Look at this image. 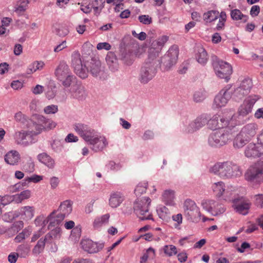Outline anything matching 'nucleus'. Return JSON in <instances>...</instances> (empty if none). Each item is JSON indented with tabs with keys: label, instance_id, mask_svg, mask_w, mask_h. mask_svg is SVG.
Returning <instances> with one entry per match:
<instances>
[{
	"label": "nucleus",
	"instance_id": "f257e3e1",
	"mask_svg": "<svg viewBox=\"0 0 263 263\" xmlns=\"http://www.w3.org/2000/svg\"><path fill=\"white\" fill-rule=\"evenodd\" d=\"M73 128L95 152L103 151L108 144L105 136L101 135L87 124L76 123L73 125Z\"/></svg>",
	"mask_w": 263,
	"mask_h": 263
},
{
	"label": "nucleus",
	"instance_id": "f03ea898",
	"mask_svg": "<svg viewBox=\"0 0 263 263\" xmlns=\"http://www.w3.org/2000/svg\"><path fill=\"white\" fill-rule=\"evenodd\" d=\"M208 171L222 179H232L242 175L240 166L232 161L217 162L209 167Z\"/></svg>",
	"mask_w": 263,
	"mask_h": 263
},
{
	"label": "nucleus",
	"instance_id": "7ed1b4c3",
	"mask_svg": "<svg viewBox=\"0 0 263 263\" xmlns=\"http://www.w3.org/2000/svg\"><path fill=\"white\" fill-rule=\"evenodd\" d=\"M235 125L212 132L208 136V144L212 148H220L231 142L236 136Z\"/></svg>",
	"mask_w": 263,
	"mask_h": 263
},
{
	"label": "nucleus",
	"instance_id": "20e7f679",
	"mask_svg": "<svg viewBox=\"0 0 263 263\" xmlns=\"http://www.w3.org/2000/svg\"><path fill=\"white\" fill-rule=\"evenodd\" d=\"M160 63L155 59L148 57L146 61L140 68L138 80L141 83H148L156 76L157 70Z\"/></svg>",
	"mask_w": 263,
	"mask_h": 263
},
{
	"label": "nucleus",
	"instance_id": "39448f33",
	"mask_svg": "<svg viewBox=\"0 0 263 263\" xmlns=\"http://www.w3.org/2000/svg\"><path fill=\"white\" fill-rule=\"evenodd\" d=\"M258 99L259 97L257 96L251 95L243 101L238 109V115L232 116L234 117V125L236 126L243 123L244 120L242 118L251 113L254 104Z\"/></svg>",
	"mask_w": 263,
	"mask_h": 263
},
{
	"label": "nucleus",
	"instance_id": "423d86ee",
	"mask_svg": "<svg viewBox=\"0 0 263 263\" xmlns=\"http://www.w3.org/2000/svg\"><path fill=\"white\" fill-rule=\"evenodd\" d=\"M212 64L216 76L228 82L230 79V76L233 72L232 66L228 62L219 59L216 56L212 57Z\"/></svg>",
	"mask_w": 263,
	"mask_h": 263
},
{
	"label": "nucleus",
	"instance_id": "0eeeda50",
	"mask_svg": "<svg viewBox=\"0 0 263 263\" xmlns=\"http://www.w3.org/2000/svg\"><path fill=\"white\" fill-rule=\"evenodd\" d=\"M151 199L148 197L137 199L134 203V212L141 220H153L149 210Z\"/></svg>",
	"mask_w": 263,
	"mask_h": 263
},
{
	"label": "nucleus",
	"instance_id": "6e6552de",
	"mask_svg": "<svg viewBox=\"0 0 263 263\" xmlns=\"http://www.w3.org/2000/svg\"><path fill=\"white\" fill-rule=\"evenodd\" d=\"M245 179L253 184L263 182V161H258L251 165L245 174Z\"/></svg>",
	"mask_w": 263,
	"mask_h": 263
},
{
	"label": "nucleus",
	"instance_id": "1a4fd4ad",
	"mask_svg": "<svg viewBox=\"0 0 263 263\" xmlns=\"http://www.w3.org/2000/svg\"><path fill=\"white\" fill-rule=\"evenodd\" d=\"M179 50L176 46H173L169 48L166 53L161 58L158 60L160 64L158 67L162 71L168 70L171 67L174 65L178 60Z\"/></svg>",
	"mask_w": 263,
	"mask_h": 263
},
{
	"label": "nucleus",
	"instance_id": "9d476101",
	"mask_svg": "<svg viewBox=\"0 0 263 263\" xmlns=\"http://www.w3.org/2000/svg\"><path fill=\"white\" fill-rule=\"evenodd\" d=\"M234 117H227L218 114L214 115L209 119L208 117V125L209 128L213 129L224 128L226 127L233 126Z\"/></svg>",
	"mask_w": 263,
	"mask_h": 263
},
{
	"label": "nucleus",
	"instance_id": "9b49d317",
	"mask_svg": "<svg viewBox=\"0 0 263 263\" xmlns=\"http://www.w3.org/2000/svg\"><path fill=\"white\" fill-rule=\"evenodd\" d=\"M35 135L33 130H23L16 132L13 136L15 143L23 147L27 146L35 141H33V136Z\"/></svg>",
	"mask_w": 263,
	"mask_h": 263
},
{
	"label": "nucleus",
	"instance_id": "f8f14e48",
	"mask_svg": "<svg viewBox=\"0 0 263 263\" xmlns=\"http://www.w3.org/2000/svg\"><path fill=\"white\" fill-rule=\"evenodd\" d=\"M201 205L203 209L214 216L222 214L226 211L223 204L212 199L203 200Z\"/></svg>",
	"mask_w": 263,
	"mask_h": 263
},
{
	"label": "nucleus",
	"instance_id": "ddd939ff",
	"mask_svg": "<svg viewBox=\"0 0 263 263\" xmlns=\"http://www.w3.org/2000/svg\"><path fill=\"white\" fill-rule=\"evenodd\" d=\"M208 122V115L207 114H202L198 116L194 121H192L189 123L186 121V123L187 125H185L184 123V130L187 133H193L207 124Z\"/></svg>",
	"mask_w": 263,
	"mask_h": 263
},
{
	"label": "nucleus",
	"instance_id": "4468645a",
	"mask_svg": "<svg viewBox=\"0 0 263 263\" xmlns=\"http://www.w3.org/2000/svg\"><path fill=\"white\" fill-rule=\"evenodd\" d=\"M88 71L91 75L99 79L104 80L106 78L107 75L105 72L104 67L102 66L100 61L96 58H92L88 62Z\"/></svg>",
	"mask_w": 263,
	"mask_h": 263
},
{
	"label": "nucleus",
	"instance_id": "2eb2a0df",
	"mask_svg": "<svg viewBox=\"0 0 263 263\" xmlns=\"http://www.w3.org/2000/svg\"><path fill=\"white\" fill-rule=\"evenodd\" d=\"M72 65L76 73L81 78L85 79L87 77L88 72V65H83L81 59V55L78 52H74L72 54Z\"/></svg>",
	"mask_w": 263,
	"mask_h": 263
},
{
	"label": "nucleus",
	"instance_id": "dca6fc26",
	"mask_svg": "<svg viewBox=\"0 0 263 263\" xmlns=\"http://www.w3.org/2000/svg\"><path fill=\"white\" fill-rule=\"evenodd\" d=\"M232 97V91L230 90V87H224L215 96L213 105V107L219 109L224 107Z\"/></svg>",
	"mask_w": 263,
	"mask_h": 263
},
{
	"label": "nucleus",
	"instance_id": "f3484780",
	"mask_svg": "<svg viewBox=\"0 0 263 263\" xmlns=\"http://www.w3.org/2000/svg\"><path fill=\"white\" fill-rule=\"evenodd\" d=\"M34 126L35 131L34 134L36 135L45 130H50L54 128L56 123L52 120L47 119L43 116H39L37 119V122L32 124Z\"/></svg>",
	"mask_w": 263,
	"mask_h": 263
},
{
	"label": "nucleus",
	"instance_id": "a211bd4d",
	"mask_svg": "<svg viewBox=\"0 0 263 263\" xmlns=\"http://www.w3.org/2000/svg\"><path fill=\"white\" fill-rule=\"evenodd\" d=\"M233 207L235 211L241 215L248 214L251 207V202L242 196H239L232 200Z\"/></svg>",
	"mask_w": 263,
	"mask_h": 263
},
{
	"label": "nucleus",
	"instance_id": "6ab92c4d",
	"mask_svg": "<svg viewBox=\"0 0 263 263\" xmlns=\"http://www.w3.org/2000/svg\"><path fill=\"white\" fill-rule=\"evenodd\" d=\"M168 40V36L167 35H162L158 37L157 40L153 41L149 49L148 57L152 56V59H156L160 51Z\"/></svg>",
	"mask_w": 263,
	"mask_h": 263
},
{
	"label": "nucleus",
	"instance_id": "aec40b11",
	"mask_svg": "<svg viewBox=\"0 0 263 263\" xmlns=\"http://www.w3.org/2000/svg\"><path fill=\"white\" fill-rule=\"evenodd\" d=\"M68 92L70 95V98L79 101L85 100L87 97V92L85 87L78 83L72 85Z\"/></svg>",
	"mask_w": 263,
	"mask_h": 263
},
{
	"label": "nucleus",
	"instance_id": "412c9836",
	"mask_svg": "<svg viewBox=\"0 0 263 263\" xmlns=\"http://www.w3.org/2000/svg\"><path fill=\"white\" fill-rule=\"evenodd\" d=\"M82 249L89 253H96L104 247L103 242H96L89 239H83L81 242Z\"/></svg>",
	"mask_w": 263,
	"mask_h": 263
},
{
	"label": "nucleus",
	"instance_id": "4be33fe9",
	"mask_svg": "<svg viewBox=\"0 0 263 263\" xmlns=\"http://www.w3.org/2000/svg\"><path fill=\"white\" fill-rule=\"evenodd\" d=\"M245 154L248 158L259 157L263 154V146L259 142L249 143L245 149Z\"/></svg>",
	"mask_w": 263,
	"mask_h": 263
},
{
	"label": "nucleus",
	"instance_id": "5701e85b",
	"mask_svg": "<svg viewBox=\"0 0 263 263\" xmlns=\"http://www.w3.org/2000/svg\"><path fill=\"white\" fill-rule=\"evenodd\" d=\"M125 197L121 192H112L110 195L109 205L112 208H117L121 205Z\"/></svg>",
	"mask_w": 263,
	"mask_h": 263
},
{
	"label": "nucleus",
	"instance_id": "b1692460",
	"mask_svg": "<svg viewBox=\"0 0 263 263\" xmlns=\"http://www.w3.org/2000/svg\"><path fill=\"white\" fill-rule=\"evenodd\" d=\"M257 125L255 123H250L245 125L240 132L241 136L248 140H250L256 133Z\"/></svg>",
	"mask_w": 263,
	"mask_h": 263
},
{
	"label": "nucleus",
	"instance_id": "393cba45",
	"mask_svg": "<svg viewBox=\"0 0 263 263\" xmlns=\"http://www.w3.org/2000/svg\"><path fill=\"white\" fill-rule=\"evenodd\" d=\"M71 72L69 66L64 61H61L54 70V75L57 79H61Z\"/></svg>",
	"mask_w": 263,
	"mask_h": 263
},
{
	"label": "nucleus",
	"instance_id": "a878e982",
	"mask_svg": "<svg viewBox=\"0 0 263 263\" xmlns=\"http://www.w3.org/2000/svg\"><path fill=\"white\" fill-rule=\"evenodd\" d=\"M55 211L52 212L47 217L46 223L49 222L48 229H51L53 227H59L64 219L63 216L59 214L55 215Z\"/></svg>",
	"mask_w": 263,
	"mask_h": 263
},
{
	"label": "nucleus",
	"instance_id": "bb28decb",
	"mask_svg": "<svg viewBox=\"0 0 263 263\" xmlns=\"http://www.w3.org/2000/svg\"><path fill=\"white\" fill-rule=\"evenodd\" d=\"M175 191L172 190H165L162 194V201L166 205L174 206L175 202Z\"/></svg>",
	"mask_w": 263,
	"mask_h": 263
},
{
	"label": "nucleus",
	"instance_id": "cd10ccee",
	"mask_svg": "<svg viewBox=\"0 0 263 263\" xmlns=\"http://www.w3.org/2000/svg\"><path fill=\"white\" fill-rule=\"evenodd\" d=\"M21 156L19 153L15 150H11L5 155V162L10 165H17L20 160Z\"/></svg>",
	"mask_w": 263,
	"mask_h": 263
},
{
	"label": "nucleus",
	"instance_id": "c85d7f7f",
	"mask_svg": "<svg viewBox=\"0 0 263 263\" xmlns=\"http://www.w3.org/2000/svg\"><path fill=\"white\" fill-rule=\"evenodd\" d=\"M71 211L72 202L70 200H67L61 203L56 212L65 218L71 212Z\"/></svg>",
	"mask_w": 263,
	"mask_h": 263
},
{
	"label": "nucleus",
	"instance_id": "c756f323",
	"mask_svg": "<svg viewBox=\"0 0 263 263\" xmlns=\"http://www.w3.org/2000/svg\"><path fill=\"white\" fill-rule=\"evenodd\" d=\"M195 58L197 61L201 65H204L208 60V53L204 48L198 47L196 49Z\"/></svg>",
	"mask_w": 263,
	"mask_h": 263
},
{
	"label": "nucleus",
	"instance_id": "7c9ffc66",
	"mask_svg": "<svg viewBox=\"0 0 263 263\" xmlns=\"http://www.w3.org/2000/svg\"><path fill=\"white\" fill-rule=\"evenodd\" d=\"M39 161L49 168H53L55 166V161L46 153L40 154L37 156Z\"/></svg>",
	"mask_w": 263,
	"mask_h": 263
},
{
	"label": "nucleus",
	"instance_id": "2f4dec72",
	"mask_svg": "<svg viewBox=\"0 0 263 263\" xmlns=\"http://www.w3.org/2000/svg\"><path fill=\"white\" fill-rule=\"evenodd\" d=\"M17 212L19 216H21L22 218L26 220H30L34 216V211L32 206L22 207Z\"/></svg>",
	"mask_w": 263,
	"mask_h": 263
},
{
	"label": "nucleus",
	"instance_id": "473e14b6",
	"mask_svg": "<svg viewBox=\"0 0 263 263\" xmlns=\"http://www.w3.org/2000/svg\"><path fill=\"white\" fill-rule=\"evenodd\" d=\"M58 81L65 88L71 87L72 85L77 83V78L72 74V72L63 77L61 79H59Z\"/></svg>",
	"mask_w": 263,
	"mask_h": 263
},
{
	"label": "nucleus",
	"instance_id": "72a5a7b5",
	"mask_svg": "<svg viewBox=\"0 0 263 263\" xmlns=\"http://www.w3.org/2000/svg\"><path fill=\"white\" fill-rule=\"evenodd\" d=\"M184 216L187 221L191 222L197 223L200 220L201 214L199 208H197L194 209L192 211L187 212L184 214Z\"/></svg>",
	"mask_w": 263,
	"mask_h": 263
},
{
	"label": "nucleus",
	"instance_id": "f704fd0d",
	"mask_svg": "<svg viewBox=\"0 0 263 263\" xmlns=\"http://www.w3.org/2000/svg\"><path fill=\"white\" fill-rule=\"evenodd\" d=\"M14 119L16 122L21 123L24 127L30 128L33 121L21 111L16 113L14 115Z\"/></svg>",
	"mask_w": 263,
	"mask_h": 263
},
{
	"label": "nucleus",
	"instance_id": "c9c22d12",
	"mask_svg": "<svg viewBox=\"0 0 263 263\" xmlns=\"http://www.w3.org/2000/svg\"><path fill=\"white\" fill-rule=\"evenodd\" d=\"M106 62L109 69L113 72L117 71L118 69V60L115 54L112 52L107 53L106 57Z\"/></svg>",
	"mask_w": 263,
	"mask_h": 263
},
{
	"label": "nucleus",
	"instance_id": "e433bc0d",
	"mask_svg": "<svg viewBox=\"0 0 263 263\" xmlns=\"http://www.w3.org/2000/svg\"><path fill=\"white\" fill-rule=\"evenodd\" d=\"M212 189L216 196L220 198L226 190L225 183L221 181L215 182L212 185Z\"/></svg>",
	"mask_w": 263,
	"mask_h": 263
},
{
	"label": "nucleus",
	"instance_id": "4c0bfd02",
	"mask_svg": "<svg viewBox=\"0 0 263 263\" xmlns=\"http://www.w3.org/2000/svg\"><path fill=\"white\" fill-rule=\"evenodd\" d=\"M110 216L108 214H106L100 217H98L93 221V226L96 229H98L102 226L108 223Z\"/></svg>",
	"mask_w": 263,
	"mask_h": 263
},
{
	"label": "nucleus",
	"instance_id": "58836bf2",
	"mask_svg": "<svg viewBox=\"0 0 263 263\" xmlns=\"http://www.w3.org/2000/svg\"><path fill=\"white\" fill-rule=\"evenodd\" d=\"M231 17L234 21L241 20L242 22L246 23L248 21L249 17L243 14L241 11L238 9H234L231 11Z\"/></svg>",
	"mask_w": 263,
	"mask_h": 263
},
{
	"label": "nucleus",
	"instance_id": "ea45409f",
	"mask_svg": "<svg viewBox=\"0 0 263 263\" xmlns=\"http://www.w3.org/2000/svg\"><path fill=\"white\" fill-rule=\"evenodd\" d=\"M16 252L20 257L26 258L30 254V246L27 243L20 245L16 249Z\"/></svg>",
	"mask_w": 263,
	"mask_h": 263
},
{
	"label": "nucleus",
	"instance_id": "a19ab883",
	"mask_svg": "<svg viewBox=\"0 0 263 263\" xmlns=\"http://www.w3.org/2000/svg\"><path fill=\"white\" fill-rule=\"evenodd\" d=\"M249 93L245 89L242 88L239 86L233 91L232 97L236 101L239 102Z\"/></svg>",
	"mask_w": 263,
	"mask_h": 263
},
{
	"label": "nucleus",
	"instance_id": "79ce46f5",
	"mask_svg": "<svg viewBox=\"0 0 263 263\" xmlns=\"http://www.w3.org/2000/svg\"><path fill=\"white\" fill-rule=\"evenodd\" d=\"M219 17V12L217 10H210L205 12L203 19L206 23H211L216 20Z\"/></svg>",
	"mask_w": 263,
	"mask_h": 263
},
{
	"label": "nucleus",
	"instance_id": "37998d69",
	"mask_svg": "<svg viewBox=\"0 0 263 263\" xmlns=\"http://www.w3.org/2000/svg\"><path fill=\"white\" fill-rule=\"evenodd\" d=\"M48 240V239H46V237L44 238H40L36 245L34 247L32 250V253L35 255H37L42 253L45 248L46 242Z\"/></svg>",
	"mask_w": 263,
	"mask_h": 263
},
{
	"label": "nucleus",
	"instance_id": "c03bdc74",
	"mask_svg": "<svg viewBox=\"0 0 263 263\" xmlns=\"http://www.w3.org/2000/svg\"><path fill=\"white\" fill-rule=\"evenodd\" d=\"M31 229L30 227L25 228L22 232L18 233L14 238L15 242L20 243L28 237L31 234Z\"/></svg>",
	"mask_w": 263,
	"mask_h": 263
},
{
	"label": "nucleus",
	"instance_id": "a18cd8bd",
	"mask_svg": "<svg viewBox=\"0 0 263 263\" xmlns=\"http://www.w3.org/2000/svg\"><path fill=\"white\" fill-rule=\"evenodd\" d=\"M44 65V63L42 61H35L28 66L26 73L28 74H32L37 70L42 69Z\"/></svg>",
	"mask_w": 263,
	"mask_h": 263
},
{
	"label": "nucleus",
	"instance_id": "49530a36",
	"mask_svg": "<svg viewBox=\"0 0 263 263\" xmlns=\"http://www.w3.org/2000/svg\"><path fill=\"white\" fill-rule=\"evenodd\" d=\"M134 54L132 51L124 50L121 53V60L127 65H130L133 63Z\"/></svg>",
	"mask_w": 263,
	"mask_h": 263
},
{
	"label": "nucleus",
	"instance_id": "de8ad7c7",
	"mask_svg": "<svg viewBox=\"0 0 263 263\" xmlns=\"http://www.w3.org/2000/svg\"><path fill=\"white\" fill-rule=\"evenodd\" d=\"M249 140L243 137L239 133L237 134L234 139L233 146L235 148H241Z\"/></svg>",
	"mask_w": 263,
	"mask_h": 263
},
{
	"label": "nucleus",
	"instance_id": "09e8293b",
	"mask_svg": "<svg viewBox=\"0 0 263 263\" xmlns=\"http://www.w3.org/2000/svg\"><path fill=\"white\" fill-rule=\"evenodd\" d=\"M28 4V0H20L15 7L14 11L18 15H21L27 9Z\"/></svg>",
	"mask_w": 263,
	"mask_h": 263
},
{
	"label": "nucleus",
	"instance_id": "8fccbe9b",
	"mask_svg": "<svg viewBox=\"0 0 263 263\" xmlns=\"http://www.w3.org/2000/svg\"><path fill=\"white\" fill-rule=\"evenodd\" d=\"M162 250L167 257H171L177 254V249L173 245H165L163 247Z\"/></svg>",
	"mask_w": 263,
	"mask_h": 263
},
{
	"label": "nucleus",
	"instance_id": "3c124183",
	"mask_svg": "<svg viewBox=\"0 0 263 263\" xmlns=\"http://www.w3.org/2000/svg\"><path fill=\"white\" fill-rule=\"evenodd\" d=\"M197 208L198 207L196 205V203L190 199H186L183 203L184 214Z\"/></svg>",
	"mask_w": 263,
	"mask_h": 263
},
{
	"label": "nucleus",
	"instance_id": "603ef678",
	"mask_svg": "<svg viewBox=\"0 0 263 263\" xmlns=\"http://www.w3.org/2000/svg\"><path fill=\"white\" fill-rule=\"evenodd\" d=\"M206 97L205 90L200 89L194 93L193 100L197 103L203 101Z\"/></svg>",
	"mask_w": 263,
	"mask_h": 263
},
{
	"label": "nucleus",
	"instance_id": "864d4df0",
	"mask_svg": "<svg viewBox=\"0 0 263 263\" xmlns=\"http://www.w3.org/2000/svg\"><path fill=\"white\" fill-rule=\"evenodd\" d=\"M148 183L147 182H143L139 183L135 189V194L136 196H140L142 194L146 192Z\"/></svg>",
	"mask_w": 263,
	"mask_h": 263
},
{
	"label": "nucleus",
	"instance_id": "5fc2aeb1",
	"mask_svg": "<svg viewBox=\"0 0 263 263\" xmlns=\"http://www.w3.org/2000/svg\"><path fill=\"white\" fill-rule=\"evenodd\" d=\"M18 216L19 214L17 211H11L4 214L2 215V219L5 222H10Z\"/></svg>",
	"mask_w": 263,
	"mask_h": 263
},
{
	"label": "nucleus",
	"instance_id": "6e6d98bb",
	"mask_svg": "<svg viewBox=\"0 0 263 263\" xmlns=\"http://www.w3.org/2000/svg\"><path fill=\"white\" fill-rule=\"evenodd\" d=\"M239 86L245 89L248 92L250 93L253 86L251 79L249 78H245L241 81Z\"/></svg>",
	"mask_w": 263,
	"mask_h": 263
},
{
	"label": "nucleus",
	"instance_id": "4d7b16f0",
	"mask_svg": "<svg viewBox=\"0 0 263 263\" xmlns=\"http://www.w3.org/2000/svg\"><path fill=\"white\" fill-rule=\"evenodd\" d=\"M43 179V176L41 175H38L36 174H33L30 177H27L24 180L25 184L28 183L30 182L38 183Z\"/></svg>",
	"mask_w": 263,
	"mask_h": 263
},
{
	"label": "nucleus",
	"instance_id": "13d9d810",
	"mask_svg": "<svg viewBox=\"0 0 263 263\" xmlns=\"http://www.w3.org/2000/svg\"><path fill=\"white\" fill-rule=\"evenodd\" d=\"M61 229L59 227H55L49 233H47L46 235V239L49 240L50 238H57L60 237L61 234Z\"/></svg>",
	"mask_w": 263,
	"mask_h": 263
},
{
	"label": "nucleus",
	"instance_id": "bf43d9fd",
	"mask_svg": "<svg viewBox=\"0 0 263 263\" xmlns=\"http://www.w3.org/2000/svg\"><path fill=\"white\" fill-rule=\"evenodd\" d=\"M58 111V106L57 105L51 104L44 107V112L45 114H54Z\"/></svg>",
	"mask_w": 263,
	"mask_h": 263
},
{
	"label": "nucleus",
	"instance_id": "052dcab7",
	"mask_svg": "<svg viewBox=\"0 0 263 263\" xmlns=\"http://www.w3.org/2000/svg\"><path fill=\"white\" fill-rule=\"evenodd\" d=\"M172 219L176 222V223L174 224V226L175 229L177 230H180L181 229L180 226L182 222V216L181 214H177L176 215H174L172 216Z\"/></svg>",
	"mask_w": 263,
	"mask_h": 263
},
{
	"label": "nucleus",
	"instance_id": "680f3d73",
	"mask_svg": "<svg viewBox=\"0 0 263 263\" xmlns=\"http://www.w3.org/2000/svg\"><path fill=\"white\" fill-rule=\"evenodd\" d=\"M122 167L120 163H116L114 161H109L106 165V168L108 171H117L119 170Z\"/></svg>",
	"mask_w": 263,
	"mask_h": 263
},
{
	"label": "nucleus",
	"instance_id": "e2e57ef3",
	"mask_svg": "<svg viewBox=\"0 0 263 263\" xmlns=\"http://www.w3.org/2000/svg\"><path fill=\"white\" fill-rule=\"evenodd\" d=\"M139 22L144 25H149L152 23V18L148 15H141L138 16Z\"/></svg>",
	"mask_w": 263,
	"mask_h": 263
},
{
	"label": "nucleus",
	"instance_id": "0e129e2a",
	"mask_svg": "<svg viewBox=\"0 0 263 263\" xmlns=\"http://www.w3.org/2000/svg\"><path fill=\"white\" fill-rule=\"evenodd\" d=\"M52 149L55 152H59L62 150V145L58 140H53L51 143Z\"/></svg>",
	"mask_w": 263,
	"mask_h": 263
},
{
	"label": "nucleus",
	"instance_id": "69168bd1",
	"mask_svg": "<svg viewBox=\"0 0 263 263\" xmlns=\"http://www.w3.org/2000/svg\"><path fill=\"white\" fill-rule=\"evenodd\" d=\"M24 227V223L22 221L15 222L12 226L11 229L14 231L18 232Z\"/></svg>",
	"mask_w": 263,
	"mask_h": 263
},
{
	"label": "nucleus",
	"instance_id": "338daca9",
	"mask_svg": "<svg viewBox=\"0 0 263 263\" xmlns=\"http://www.w3.org/2000/svg\"><path fill=\"white\" fill-rule=\"evenodd\" d=\"M157 211L159 217L161 218L163 217H165V215L168 213L169 212L168 209L164 205L160 206L157 210Z\"/></svg>",
	"mask_w": 263,
	"mask_h": 263
},
{
	"label": "nucleus",
	"instance_id": "774afa93",
	"mask_svg": "<svg viewBox=\"0 0 263 263\" xmlns=\"http://www.w3.org/2000/svg\"><path fill=\"white\" fill-rule=\"evenodd\" d=\"M59 182V179L57 177H52L49 180V183L52 189H56L58 186Z\"/></svg>",
	"mask_w": 263,
	"mask_h": 263
}]
</instances>
